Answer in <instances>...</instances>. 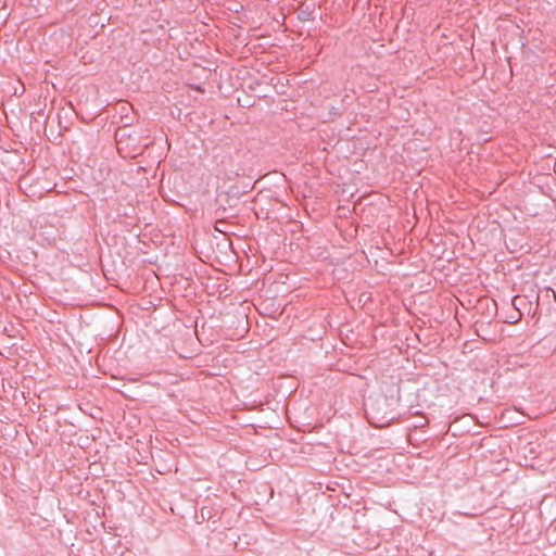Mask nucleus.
<instances>
[{
	"label": "nucleus",
	"instance_id": "nucleus-1",
	"mask_svg": "<svg viewBox=\"0 0 556 556\" xmlns=\"http://www.w3.org/2000/svg\"><path fill=\"white\" fill-rule=\"evenodd\" d=\"M551 291H552L553 296H554V299H555V301H556V292H555L554 290H551Z\"/></svg>",
	"mask_w": 556,
	"mask_h": 556
}]
</instances>
